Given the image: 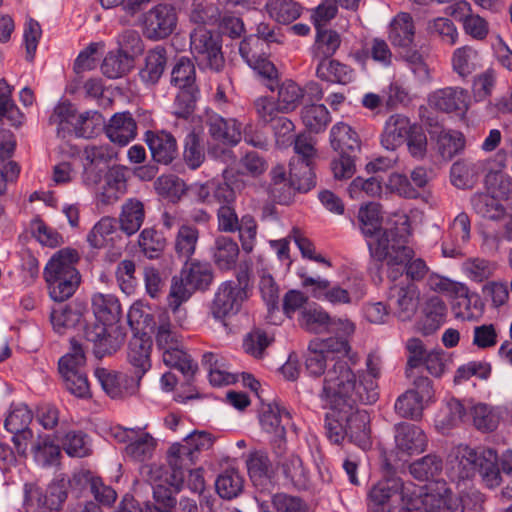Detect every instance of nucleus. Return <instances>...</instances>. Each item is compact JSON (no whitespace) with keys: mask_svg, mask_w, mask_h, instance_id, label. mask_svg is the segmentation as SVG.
<instances>
[{"mask_svg":"<svg viewBox=\"0 0 512 512\" xmlns=\"http://www.w3.org/2000/svg\"><path fill=\"white\" fill-rule=\"evenodd\" d=\"M351 346L343 336L315 339L310 341L305 354V369L309 375H324L319 397L339 403L351 395L371 401L375 397V384L370 379H362L355 390L356 373L352 365L358 362L356 354L349 355Z\"/></svg>","mask_w":512,"mask_h":512,"instance_id":"nucleus-1","label":"nucleus"},{"mask_svg":"<svg viewBox=\"0 0 512 512\" xmlns=\"http://www.w3.org/2000/svg\"><path fill=\"white\" fill-rule=\"evenodd\" d=\"M375 397L371 401H366L351 397L350 399L344 398L339 403H332L329 399L319 397L324 403L325 407L330 409L325 419L326 435L329 440L334 444H340L345 438L349 442L354 443L362 450H367L371 447L372 441L370 436L369 414L365 410L356 409L355 406L360 404H373L379 398V392L375 385Z\"/></svg>","mask_w":512,"mask_h":512,"instance_id":"nucleus-2","label":"nucleus"},{"mask_svg":"<svg viewBox=\"0 0 512 512\" xmlns=\"http://www.w3.org/2000/svg\"><path fill=\"white\" fill-rule=\"evenodd\" d=\"M370 256L389 266H404L405 279L415 283L425 278L428 266L421 258L414 259V250L405 245V238L396 230L385 231L376 243L368 244Z\"/></svg>","mask_w":512,"mask_h":512,"instance_id":"nucleus-3","label":"nucleus"},{"mask_svg":"<svg viewBox=\"0 0 512 512\" xmlns=\"http://www.w3.org/2000/svg\"><path fill=\"white\" fill-rule=\"evenodd\" d=\"M79 260V253L75 249L64 248L57 251L46 264L43 276L54 301L69 299L79 287L81 276L75 267Z\"/></svg>","mask_w":512,"mask_h":512,"instance_id":"nucleus-4","label":"nucleus"},{"mask_svg":"<svg viewBox=\"0 0 512 512\" xmlns=\"http://www.w3.org/2000/svg\"><path fill=\"white\" fill-rule=\"evenodd\" d=\"M451 464L459 479H470L478 473L489 488L501 483L498 455L492 448L460 445L455 452V461H451Z\"/></svg>","mask_w":512,"mask_h":512,"instance_id":"nucleus-5","label":"nucleus"},{"mask_svg":"<svg viewBox=\"0 0 512 512\" xmlns=\"http://www.w3.org/2000/svg\"><path fill=\"white\" fill-rule=\"evenodd\" d=\"M213 279L211 265L197 260L186 262L180 274L173 276L167 304L179 320L186 318V311L181 309V305L187 302L196 290H207Z\"/></svg>","mask_w":512,"mask_h":512,"instance_id":"nucleus-6","label":"nucleus"},{"mask_svg":"<svg viewBox=\"0 0 512 512\" xmlns=\"http://www.w3.org/2000/svg\"><path fill=\"white\" fill-rule=\"evenodd\" d=\"M215 438L205 431H193L182 443H174L167 451V462L171 470L166 482L175 492H180L185 479V473L198 460L201 451L210 449Z\"/></svg>","mask_w":512,"mask_h":512,"instance_id":"nucleus-7","label":"nucleus"},{"mask_svg":"<svg viewBox=\"0 0 512 512\" xmlns=\"http://www.w3.org/2000/svg\"><path fill=\"white\" fill-rule=\"evenodd\" d=\"M250 289L251 265L242 262L236 270V280H227L218 286L210 306L212 316L222 320L236 314L248 299Z\"/></svg>","mask_w":512,"mask_h":512,"instance_id":"nucleus-8","label":"nucleus"},{"mask_svg":"<svg viewBox=\"0 0 512 512\" xmlns=\"http://www.w3.org/2000/svg\"><path fill=\"white\" fill-rule=\"evenodd\" d=\"M32 419L33 414L26 404L18 403L11 406L4 422L8 435L2 436V438H8V440L13 443L14 450L9 447L6 449V444L2 443V462L12 464L16 460L15 453L20 456L25 455L28 441L33 435L32 431L29 429V424Z\"/></svg>","mask_w":512,"mask_h":512,"instance_id":"nucleus-9","label":"nucleus"},{"mask_svg":"<svg viewBox=\"0 0 512 512\" xmlns=\"http://www.w3.org/2000/svg\"><path fill=\"white\" fill-rule=\"evenodd\" d=\"M417 496V488L411 482H403L395 475H389L375 484L369 492L371 512H396L391 505L394 499L401 503Z\"/></svg>","mask_w":512,"mask_h":512,"instance_id":"nucleus-10","label":"nucleus"},{"mask_svg":"<svg viewBox=\"0 0 512 512\" xmlns=\"http://www.w3.org/2000/svg\"><path fill=\"white\" fill-rule=\"evenodd\" d=\"M190 50L200 68L220 72L225 66L221 38L206 27L198 26L190 33Z\"/></svg>","mask_w":512,"mask_h":512,"instance_id":"nucleus-11","label":"nucleus"},{"mask_svg":"<svg viewBox=\"0 0 512 512\" xmlns=\"http://www.w3.org/2000/svg\"><path fill=\"white\" fill-rule=\"evenodd\" d=\"M398 276L403 277V272L398 269H392L389 273V278L394 282L389 289V307L399 320L408 321L417 312L420 292L415 283L396 282Z\"/></svg>","mask_w":512,"mask_h":512,"instance_id":"nucleus-12","label":"nucleus"},{"mask_svg":"<svg viewBox=\"0 0 512 512\" xmlns=\"http://www.w3.org/2000/svg\"><path fill=\"white\" fill-rule=\"evenodd\" d=\"M143 32L151 40H160L173 33L177 25V13L170 4H158L143 14Z\"/></svg>","mask_w":512,"mask_h":512,"instance_id":"nucleus-13","label":"nucleus"},{"mask_svg":"<svg viewBox=\"0 0 512 512\" xmlns=\"http://www.w3.org/2000/svg\"><path fill=\"white\" fill-rule=\"evenodd\" d=\"M95 376L103 390L111 398H123L135 395L140 388V382L134 375L117 372L106 368H96Z\"/></svg>","mask_w":512,"mask_h":512,"instance_id":"nucleus-14","label":"nucleus"},{"mask_svg":"<svg viewBox=\"0 0 512 512\" xmlns=\"http://www.w3.org/2000/svg\"><path fill=\"white\" fill-rule=\"evenodd\" d=\"M254 36L244 38L239 45V53L245 62L262 79L264 85L271 91L277 86L278 71L275 65L265 56L258 55L252 45Z\"/></svg>","mask_w":512,"mask_h":512,"instance_id":"nucleus-15","label":"nucleus"},{"mask_svg":"<svg viewBox=\"0 0 512 512\" xmlns=\"http://www.w3.org/2000/svg\"><path fill=\"white\" fill-rule=\"evenodd\" d=\"M107 326L110 325L100 321L84 326L83 336L93 344V353L99 359L115 353L123 343L122 338L108 333Z\"/></svg>","mask_w":512,"mask_h":512,"instance_id":"nucleus-16","label":"nucleus"},{"mask_svg":"<svg viewBox=\"0 0 512 512\" xmlns=\"http://www.w3.org/2000/svg\"><path fill=\"white\" fill-rule=\"evenodd\" d=\"M448 238L442 242V253L445 257L457 258L462 256L461 248L471 238V221L467 213H459L450 225Z\"/></svg>","mask_w":512,"mask_h":512,"instance_id":"nucleus-17","label":"nucleus"},{"mask_svg":"<svg viewBox=\"0 0 512 512\" xmlns=\"http://www.w3.org/2000/svg\"><path fill=\"white\" fill-rule=\"evenodd\" d=\"M205 125L215 141L235 146L241 140V123L234 118L226 119L217 113L208 112Z\"/></svg>","mask_w":512,"mask_h":512,"instance_id":"nucleus-18","label":"nucleus"},{"mask_svg":"<svg viewBox=\"0 0 512 512\" xmlns=\"http://www.w3.org/2000/svg\"><path fill=\"white\" fill-rule=\"evenodd\" d=\"M151 350L152 341L145 335H135L129 341L127 361L132 368L131 373L139 382L151 368Z\"/></svg>","mask_w":512,"mask_h":512,"instance_id":"nucleus-19","label":"nucleus"},{"mask_svg":"<svg viewBox=\"0 0 512 512\" xmlns=\"http://www.w3.org/2000/svg\"><path fill=\"white\" fill-rule=\"evenodd\" d=\"M260 424L267 432L279 438L278 447L284 444L286 428L291 424L290 412L277 402L264 405L260 415Z\"/></svg>","mask_w":512,"mask_h":512,"instance_id":"nucleus-20","label":"nucleus"},{"mask_svg":"<svg viewBox=\"0 0 512 512\" xmlns=\"http://www.w3.org/2000/svg\"><path fill=\"white\" fill-rule=\"evenodd\" d=\"M145 142L155 162L168 165L178 154L175 137L166 131H150L145 133Z\"/></svg>","mask_w":512,"mask_h":512,"instance_id":"nucleus-21","label":"nucleus"},{"mask_svg":"<svg viewBox=\"0 0 512 512\" xmlns=\"http://www.w3.org/2000/svg\"><path fill=\"white\" fill-rule=\"evenodd\" d=\"M428 102L431 107L446 113L466 111L469 94L467 90L460 87H446L431 93Z\"/></svg>","mask_w":512,"mask_h":512,"instance_id":"nucleus-22","label":"nucleus"},{"mask_svg":"<svg viewBox=\"0 0 512 512\" xmlns=\"http://www.w3.org/2000/svg\"><path fill=\"white\" fill-rule=\"evenodd\" d=\"M104 130L111 142L125 146L135 139L137 124L130 112H118L110 118Z\"/></svg>","mask_w":512,"mask_h":512,"instance_id":"nucleus-23","label":"nucleus"},{"mask_svg":"<svg viewBox=\"0 0 512 512\" xmlns=\"http://www.w3.org/2000/svg\"><path fill=\"white\" fill-rule=\"evenodd\" d=\"M395 441L397 448L409 455L422 453L427 446V437L424 431L410 423L396 425Z\"/></svg>","mask_w":512,"mask_h":512,"instance_id":"nucleus-24","label":"nucleus"},{"mask_svg":"<svg viewBox=\"0 0 512 512\" xmlns=\"http://www.w3.org/2000/svg\"><path fill=\"white\" fill-rule=\"evenodd\" d=\"M415 24L412 16L406 12H400L390 22L388 39L396 48L408 49L414 42Z\"/></svg>","mask_w":512,"mask_h":512,"instance_id":"nucleus-25","label":"nucleus"},{"mask_svg":"<svg viewBox=\"0 0 512 512\" xmlns=\"http://www.w3.org/2000/svg\"><path fill=\"white\" fill-rule=\"evenodd\" d=\"M410 120L400 114L391 115L385 122L381 134V144L387 149L394 151L401 146L412 129Z\"/></svg>","mask_w":512,"mask_h":512,"instance_id":"nucleus-26","label":"nucleus"},{"mask_svg":"<svg viewBox=\"0 0 512 512\" xmlns=\"http://www.w3.org/2000/svg\"><path fill=\"white\" fill-rule=\"evenodd\" d=\"M330 144L334 151L342 154H359L361 150L358 133L344 122H338L332 126Z\"/></svg>","mask_w":512,"mask_h":512,"instance_id":"nucleus-27","label":"nucleus"},{"mask_svg":"<svg viewBox=\"0 0 512 512\" xmlns=\"http://www.w3.org/2000/svg\"><path fill=\"white\" fill-rule=\"evenodd\" d=\"M382 213L381 206L378 203L370 202L361 206L358 210L357 220L361 233L366 238L378 236L379 239L385 231L390 229H382ZM398 232L397 228H394ZM376 240L374 243H376Z\"/></svg>","mask_w":512,"mask_h":512,"instance_id":"nucleus-28","label":"nucleus"},{"mask_svg":"<svg viewBox=\"0 0 512 512\" xmlns=\"http://www.w3.org/2000/svg\"><path fill=\"white\" fill-rule=\"evenodd\" d=\"M126 170L121 166L108 169L105 174V184L98 195V200L104 205H110L126 192Z\"/></svg>","mask_w":512,"mask_h":512,"instance_id":"nucleus-29","label":"nucleus"},{"mask_svg":"<svg viewBox=\"0 0 512 512\" xmlns=\"http://www.w3.org/2000/svg\"><path fill=\"white\" fill-rule=\"evenodd\" d=\"M85 311L86 306L80 302H72L63 308L54 309L50 315L53 329L58 334H64L68 329L75 328L81 324Z\"/></svg>","mask_w":512,"mask_h":512,"instance_id":"nucleus-30","label":"nucleus"},{"mask_svg":"<svg viewBox=\"0 0 512 512\" xmlns=\"http://www.w3.org/2000/svg\"><path fill=\"white\" fill-rule=\"evenodd\" d=\"M145 219L144 204L135 198L127 199L119 215L120 230L127 236L139 231Z\"/></svg>","mask_w":512,"mask_h":512,"instance_id":"nucleus-31","label":"nucleus"},{"mask_svg":"<svg viewBox=\"0 0 512 512\" xmlns=\"http://www.w3.org/2000/svg\"><path fill=\"white\" fill-rule=\"evenodd\" d=\"M483 165L480 161L461 159L452 164L451 183L460 189L472 188L478 180Z\"/></svg>","mask_w":512,"mask_h":512,"instance_id":"nucleus-32","label":"nucleus"},{"mask_svg":"<svg viewBox=\"0 0 512 512\" xmlns=\"http://www.w3.org/2000/svg\"><path fill=\"white\" fill-rule=\"evenodd\" d=\"M473 211L480 217L492 221H499L506 215L504 205L490 193H474L470 198Z\"/></svg>","mask_w":512,"mask_h":512,"instance_id":"nucleus-33","label":"nucleus"},{"mask_svg":"<svg viewBox=\"0 0 512 512\" xmlns=\"http://www.w3.org/2000/svg\"><path fill=\"white\" fill-rule=\"evenodd\" d=\"M447 308L439 297H431L424 308V315L418 323L423 335H431L445 322Z\"/></svg>","mask_w":512,"mask_h":512,"instance_id":"nucleus-34","label":"nucleus"},{"mask_svg":"<svg viewBox=\"0 0 512 512\" xmlns=\"http://www.w3.org/2000/svg\"><path fill=\"white\" fill-rule=\"evenodd\" d=\"M92 309L97 321L113 325L121 317V306L112 294L97 293L92 296Z\"/></svg>","mask_w":512,"mask_h":512,"instance_id":"nucleus-35","label":"nucleus"},{"mask_svg":"<svg viewBox=\"0 0 512 512\" xmlns=\"http://www.w3.org/2000/svg\"><path fill=\"white\" fill-rule=\"evenodd\" d=\"M317 76L331 83L346 85L354 79V71L348 65L335 59H322L316 69Z\"/></svg>","mask_w":512,"mask_h":512,"instance_id":"nucleus-36","label":"nucleus"},{"mask_svg":"<svg viewBox=\"0 0 512 512\" xmlns=\"http://www.w3.org/2000/svg\"><path fill=\"white\" fill-rule=\"evenodd\" d=\"M167 63V51L162 46L150 50L145 59V66L140 70L139 76L147 85L156 84L161 78Z\"/></svg>","mask_w":512,"mask_h":512,"instance_id":"nucleus-37","label":"nucleus"},{"mask_svg":"<svg viewBox=\"0 0 512 512\" xmlns=\"http://www.w3.org/2000/svg\"><path fill=\"white\" fill-rule=\"evenodd\" d=\"M70 344L69 352L58 361V370L61 377L85 372L86 356L83 345L74 337L71 338Z\"/></svg>","mask_w":512,"mask_h":512,"instance_id":"nucleus-38","label":"nucleus"},{"mask_svg":"<svg viewBox=\"0 0 512 512\" xmlns=\"http://www.w3.org/2000/svg\"><path fill=\"white\" fill-rule=\"evenodd\" d=\"M239 256L237 243L227 237L219 236L215 239L213 247V260L220 270H231Z\"/></svg>","mask_w":512,"mask_h":512,"instance_id":"nucleus-39","label":"nucleus"},{"mask_svg":"<svg viewBox=\"0 0 512 512\" xmlns=\"http://www.w3.org/2000/svg\"><path fill=\"white\" fill-rule=\"evenodd\" d=\"M269 17L281 24H290L302 13V6L294 0H267L264 6Z\"/></svg>","mask_w":512,"mask_h":512,"instance_id":"nucleus-40","label":"nucleus"},{"mask_svg":"<svg viewBox=\"0 0 512 512\" xmlns=\"http://www.w3.org/2000/svg\"><path fill=\"white\" fill-rule=\"evenodd\" d=\"M77 112L70 102H61L53 110L49 117V124L55 125L57 135L66 137L67 134L75 133Z\"/></svg>","mask_w":512,"mask_h":512,"instance_id":"nucleus-41","label":"nucleus"},{"mask_svg":"<svg viewBox=\"0 0 512 512\" xmlns=\"http://www.w3.org/2000/svg\"><path fill=\"white\" fill-rule=\"evenodd\" d=\"M62 449L70 457L83 458L91 455V440L89 436L81 430H71L59 437Z\"/></svg>","mask_w":512,"mask_h":512,"instance_id":"nucleus-42","label":"nucleus"},{"mask_svg":"<svg viewBox=\"0 0 512 512\" xmlns=\"http://www.w3.org/2000/svg\"><path fill=\"white\" fill-rule=\"evenodd\" d=\"M301 119L310 132L320 133L330 123L331 116L323 104H305L301 109Z\"/></svg>","mask_w":512,"mask_h":512,"instance_id":"nucleus-43","label":"nucleus"},{"mask_svg":"<svg viewBox=\"0 0 512 512\" xmlns=\"http://www.w3.org/2000/svg\"><path fill=\"white\" fill-rule=\"evenodd\" d=\"M246 466L251 480L256 485L270 480L272 477V463L265 451L251 452L246 460Z\"/></svg>","mask_w":512,"mask_h":512,"instance_id":"nucleus-44","label":"nucleus"},{"mask_svg":"<svg viewBox=\"0 0 512 512\" xmlns=\"http://www.w3.org/2000/svg\"><path fill=\"white\" fill-rule=\"evenodd\" d=\"M284 477L297 489H306L309 485V474L303 466L301 458L291 454L282 462H278Z\"/></svg>","mask_w":512,"mask_h":512,"instance_id":"nucleus-45","label":"nucleus"},{"mask_svg":"<svg viewBox=\"0 0 512 512\" xmlns=\"http://www.w3.org/2000/svg\"><path fill=\"white\" fill-rule=\"evenodd\" d=\"M133 66L134 60L131 56L116 50L106 55L101 64V71L106 77L116 79L126 75Z\"/></svg>","mask_w":512,"mask_h":512,"instance_id":"nucleus-46","label":"nucleus"},{"mask_svg":"<svg viewBox=\"0 0 512 512\" xmlns=\"http://www.w3.org/2000/svg\"><path fill=\"white\" fill-rule=\"evenodd\" d=\"M170 83L176 88H197L194 62L188 57L177 60L171 71Z\"/></svg>","mask_w":512,"mask_h":512,"instance_id":"nucleus-47","label":"nucleus"},{"mask_svg":"<svg viewBox=\"0 0 512 512\" xmlns=\"http://www.w3.org/2000/svg\"><path fill=\"white\" fill-rule=\"evenodd\" d=\"M244 480L236 469H227L215 481L218 495L223 499H233L243 490Z\"/></svg>","mask_w":512,"mask_h":512,"instance_id":"nucleus-48","label":"nucleus"},{"mask_svg":"<svg viewBox=\"0 0 512 512\" xmlns=\"http://www.w3.org/2000/svg\"><path fill=\"white\" fill-rule=\"evenodd\" d=\"M332 319L322 308H311L301 312L299 324L306 331L319 334L329 332Z\"/></svg>","mask_w":512,"mask_h":512,"instance_id":"nucleus-49","label":"nucleus"},{"mask_svg":"<svg viewBox=\"0 0 512 512\" xmlns=\"http://www.w3.org/2000/svg\"><path fill=\"white\" fill-rule=\"evenodd\" d=\"M162 358L166 366L180 371L187 379H190L197 370V364L179 346L165 350Z\"/></svg>","mask_w":512,"mask_h":512,"instance_id":"nucleus-50","label":"nucleus"},{"mask_svg":"<svg viewBox=\"0 0 512 512\" xmlns=\"http://www.w3.org/2000/svg\"><path fill=\"white\" fill-rule=\"evenodd\" d=\"M138 245L147 258L157 259L165 249L166 240L154 228H145L139 235Z\"/></svg>","mask_w":512,"mask_h":512,"instance_id":"nucleus-51","label":"nucleus"},{"mask_svg":"<svg viewBox=\"0 0 512 512\" xmlns=\"http://www.w3.org/2000/svg\"><path fill=\"white\" fill-rule=\"evenodd\" d=\"M411 475L419 481H428L438 476L442 470V460L434 454L413 462L410 467Z\"/></svg>","mask_w":512,"mask_h":512,"instance_id":"nucleus-52","label":"nucleus"},{"mask_svg":"<svg viewBox=\"0 0 512 512\" xmlns=\"http://www.w3.org/2000/svg\"><path fill=\"white\" fill-rule=\"evenodd\" d=\"M277 103L282 113H288L296 109L303 93L302 88L292 80H286L281 85L277 83Z\"/></svg>","mask_w":512,"mask_h":512,"instance_id":"nucleus-53","label":"nucleus"},{"mask_svg":"<svg viewBox=\"0 0 512 512\" xmlns=\"http://www.w3.org/2000/svg\"><path fill=\"white\" fill-rule=\"evenodd\" d=\"M290 183L293 189L299 192H308L315 184V173L310 164H297V162L289 163Z\"/></svg>","mask_w":512,"mask_h":512,"instance_id":"nucleus-54","label":"nucleus"},{"mask_svg":"<svg viewBox=\"0 0 512 512\" xmlns=\"http://www.w3.org/2000/svg\"><path fill=\"white\" fill-rule=\"evenodd\" d=\"M497 264L484 258H469L463 265L462 269L466 276L475 281L483 282L493 276L496 271Z\"/></svg>","mask_w":512,"mask_h":512,"instance_id":"nucleus-55","label":"nucleus"},{"mask_svg":"<svg viewBox=\"0 0 512 512\" xmlns=\"http://www.w3.org/2000/svg\"><path fill=\"white\" fill-rule=\"evenodd\" d=\"M477 60L478 52L473 47H460L453 53V69L461 77H466L476 70Z\"/></svg>","mask_w":512,"mask_h":512,"instance_id":"nucleus-56","label":"nucleus"},{"mask_svg":"<svg viewBox=\"0 0 512 512\" xmlns=\"http://www.w3.org/2000/svg\"><path fill=\"white\" fill-rule=\"evenodd\" d=\"M183 158L190 169H197L205 160V152L200 136L194 131L189 132L184 141Z\"/></svg>","mask_w":512,"mask_h":512,"instance_id":"nucleus-57","label":"nucleus"},{"mask_svg":"<svg viewBox=\"0 0 512 512\" xmlns=\"http://www.w3.org/2000/svg\"><path fill=\"white\" fill-rule=\"evenodd\" d=\"M173 103V114L177 118L188 119L194 112L199 95V88H178Z\"/></svg>","mask_w":512,"mask_h":512,"instance_id":"nucleus-58","label":"nucleus"},{"mask_svg":"<svg viewBox=\"0 0 512 512\" xmlns=\"http://www.w3.org/2000/svg\"><path fill=\"white\" fill-rule=\"evenodd\" d=\"M32 451L35 460L44 467L57 463L61 455L60 446L49 437L38 438L32 445Z\"/></svg>","mask_w":512,"mask_h":512,"instance_id":"nucleus-59","label":"nucleus"},{"mask_svg":"<svg viewBox=\"0 0 512 512\" xmlns=\"http://www.w3.org/2000/svg\"><path fill=\"white\" fill-rule=\"evenodd\" d=\"M424 400L407 390L395 402L396 413L403 418L419 419L424 409Z\"/></svg>","mask_w":512,"mask_h":512,"instance_id":"nucleus-60","label":"nucleus"},{"mask_svg":"<svg viewBox=\"0 0 512 512\" xmlns=\"http://www.w3.org/2000/svg\"><path fill=\"white\" fill-rule=\"evenodd\" d=\"M116 219L112 217L101 218L87 235V241L93 248H102L111 235L116 231Z\"/></svg>","mask_w":512,"mask_h":512,"instance_id":"nucleus-61","label":"nucleus"},{"mask_svg":"<svg viewBox=\"0 0 512 512\" xmlns=\"http://www.w3.org/2000/svg\"><path fill=\"white\" fill-rule=\"evenodd\" d=\"M199 238L197 228L189 225H182L175 240V250L180 257L189 259L195 252Z\"/></svg>","mask_w":512,"mask_h":512,"instance_id":"nucleus-62","label":"nucleus"},{"mask_svg":"<svg viewBox=\"0 0 512 512\" xmlns=\"http://www.w3.org/2000/svg\"><path fill=\"white\" fill-rule=\"evenodd\" d=\"M219 19V10L206 0H193L190 11L191 22L198 26L205 27L206 25H213Z\"/></svg>","mask_w":512,"mask_h":512,"instance_id":"nucleus-63","label":"nucleus"},{"mask_svg":"<svg viewBox=\"0 0 512 512\" xmlns=\"http://www.w3.org/2000/svg\"><path fill=\"white\" fill-rule=\"evenodd\" d=\"M176 493L174 488L172 491L169 487L162 484L153 486L155 505L146 503V512H172L177 504L174 496Z\"/></svg>","mask_w":512,"mask_h":512,"instance_id":"nucleus-64","label":"nucleus"}]
</instances>
